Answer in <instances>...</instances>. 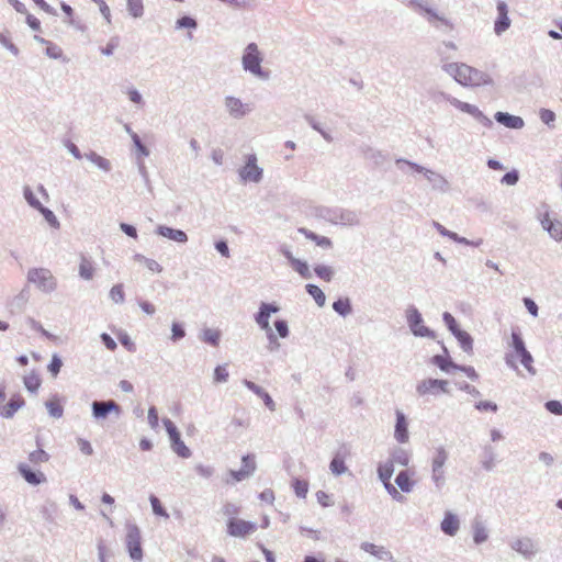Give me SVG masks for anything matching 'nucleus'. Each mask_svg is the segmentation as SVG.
I'll return each mask as SVG.
<instances>
[{
    "label": "nucleus",
    "instance_id": "1",
    "mask_svg": "<svg viewBox=\"0 0 562 562\" xmlns=\"http://www.w3.org/2000/svg\"><path fill=\"white\" fill-rule=\"evenodd\" d=\"M445 70L462 86H479L482 82L481 72L465 64H449Z\"/></svg>",
    "mask_w": 562,
    "mask_h": 562
},
{
    "label": "nucleus",
    "instance_id": "2",
    "mask_svg": "<svg viewBox=\"0 0 562 562\" xmlns=\"http://www.w3.org/2000/svg\"><path fill=\"white\" fill-rule=\"evenodd\" d=\"M125 547L130 558L134 562H140L143 560L144 550L142 546V532L137 526H127L125 536Z\"/></svg>",
    "mask_w": 562,
    "mask_h": 562
},
{
    "label": "nucleus",
    "instance_id": "3",
    "mask_svg": "<svg viewBox=\"0 0 562 562\" xmlns=\"http://www.w3.org/2000/svg\"><path fill=\"white\" fill-rule=\"evenodd\" d=\"M27 281L43 292H50L56 288V280L46 268H32L27 272Z\"/></svg>",
    "mask_w": 562,
    "mask_h": 562
},
{
    "label": "nucleus",
    "instance_id": "4",
    "mask_svg": "<svg viewBox=\"0 0 562 562\" xmlns=\"http://www.w3.org/2000/svg\"><path fill=\"white\" fill-rule=\"evenodd\" d=\"M416 392L419 396H438L449 393L448 380L424 379L416 385Z\"/></svg>",
    "mask_w": 562,
    "mask_h": 562
},
{
    "label": "nucleus",
    "instance_id": "5",
    "mask_svg": "<svg viewBox=\"0 0 562 562\" xmlns=\"http://www.w3.org/2000/svg\"><path fill=\"white\" fill-rule=\"evenodd\" d=\"M257 530V525L255 522L232 517L227 521V532L232 537L236 538H246L252 535Z\"/></svg>",
    "mask_w": 562,
    "mask_h": 562
},
{
    "label": "nucleus",
    "instance_id": "6",
    "mask_svg": "<svg viewBox=\"0 0 562 562\" xmlns=\"http://www.w3.org/2000/svg\"><path fill=\"white\" fill-rule=\"evenodd\" d=\"M262 57L258 50V46L255 43H250L245 50L243 56V66L246 70L254 75L260 76Z\"/></svg>",
    "mask_w": 562,
    "mask_h": 562
},
{
    "label": "nucleus",
    "instance_id": "7",
    "mask_svg": "<svg viewBox=\"0 0 562 562\" xmlns=\"http://www.w3.org/2000/svg\"><path fill=\"white\" fill-rule=\"evenodd\" d=\"M279 311V307L273 304L262 303L260 306V311L258 315L256 316V322L260 326L261 329H263L270 340H274L276 336L272 331V328L269 324V317L271 313H277Z\"/></svg>",
    "mask_w": 562,
    "mask_h": 562
},
{
    "label": "nucleus",
    "instance_id": "8",
    "mask_svg": "<svg viewBox=\"0 0 562 562\" xmlns=\"http://www.w3.org/2000/svg\"><path fill=\"white\" fill-rule=\"evenodd\" d=\"M243 465L239 470H231L229 476L234 482H240L254 474L256 470V458L254 454H246L241 458Z\"/></svg>",
    "mask_w": 562,
    "mask_h": 562
},
{
    "label": "nucleus",
    "instance_id": "9",
    "mask_svg": "<svg viewBox=\"0 0 562 562\" xmlns=\"http://www.w3.org/2000/svg\"><path fill=\"white\" fill-rule=\"evenodd\" d=\"M394 472V464L392 461H387L383 464H380L378 468L379 477L384 484V487L386 491L392 495L393 498L400 499L402 498L398 491L395 488V486L391 483V477Z\"/></svg>",
    "mask_w": 562,
    "mask_h": 562
},
{
    "label": "nucleus",
    "instance_id": "10",
    "mask_svg": "<svg viewBox=\"0 0 562 562\" xmlns=\"http://www.w3.org/2000/svg\"><path fill=\"white\" fill-rule=\"evenodd\" d=\"M407 321L414 335L416 336H432V333L423 324V318L417 310H409L407 313Z\"/></svg>",
    "mask_w": 562,
    "mask_h": 562
},
{
    "label": "nucleus",
    "instance_id": "11",
    "mask_svg": "<svg viewBox=\"0 0 562 562\" xmlns=\"http://www.w3.org/2000/svg\"><path fill=\"white\" fill-rule=\"evenodd\" d=\"M261 169L257 166V159L255 156H249L246 165L240 170L239 175L245 181L257 182L261 178Z\"/></svg>",
    "mask_w": 562,
    "mask_h": 562
},
{
    "label": "nucleus",
    "instance_id": "12",
    "mask_svg": "<svg viewBox=\"0 0 562 562\" xmlns=\"http://www.w3.org/2000/svg\"><path fill=\"white\" fill-rule=\"evenodd\" d=\"M225 106L229 114L236 119L245 116L250 111L249 104L241 102L240 99L235 97H226Z\"/></svg>",
    "mask_w": 562,
    "mask_h": 562
},
{
    "label": "nucleus",
    "instance_id": "13",
    "mask_svg": "<svg viewBox=\"0 0 562 562\" xmlns=\"http://www.w3.org/2000/svg\"><path fill=\"white\" fill-rule=\"evenodd\" d=\"M24 404L25 401L21 394H13L7 404L0 405V416L11 418Z\"/></svg>",
    "mask_w": 562,
    "mask_h": 562
},
{
    "label": "nucleus",
    "instance_id": "14",
    "mask_svg": "<svg viewBox=\"0 0 562 562\" xmlns=\"http://www.w3.org/2000/svg\"><path fill=\"white\" fill-rule=\"evenodd\" d=\"M512 340L514 351L507 356V362L510 366L516 367V361H519L521 358H524V353H528V351L525 348V344L519 334L513 333Z\"/></svg>",
    "mask_w": 562,
    "mask_h": 562
},
{
    "label": "nucleus",
    "instance_id": "15",
    "mask_svg": "<svg viewBox=\"0 0 562 562\" xmlns=\"http://www.w3.org/2000/svg\"><path fill=\"white\" fill-rule=\"evenodd\" d=\"M541 225L550 234L552 238H554L555 240L562 239V223L558 220L552 218L549 213H546L542 216Z\"/></svg>",
    "mask_w": 562,
    "mask_h": 562
},
{
    "label": "nucleus",
    "instance_id": "16",
    "mask_svg": "<svg viewBox=\"0 0 562 562\" xmlns=\"http://www.w3.org/2000/svg\"><path fill=\"white\" fill-rule=\"evenodd\" d=\"M92 412L95 418H106L111 412L119 413L120 407L113 401L108 402H93Z\"/></svg>",
    "mask_w": 562,
    "mask_h": 562
},
{
    "label": "nucleus",
    "instance_id": "17",
    "mask_svg": "<svg viewBox=\"0 0 562 562\" xmlns=\"http://www.w3.org/2000/svg\"><path fill=\"white\" fill-rule=\"evenodd\" d=\"M497 12H498V18L495 21L494 30L497 34H502L510 25V20L508 18V9H507V5L505 2L501 1L497 3Z\"/></svg>",
    "mask_w": 562,
    "mask_h": 562
},
{
    "label": "nucleus",
    "instance_id": "18",
    "mask_svg": "<svg viewBox=\"0 0 562 562\" xmlns=\"http://www.w3.org/2000/svg\"><path fill=\"white\" fill-rule=\"evenodd\" d=\"M395 438L398 442H406L408 440V424L404 414L400 411L396 412Z\"/></svg>",
    "mask_w": 562,
    "mask_h": 562
},
{
    "label": "nucleus",
    "instance_id": "19",
    "mask_svg": "<svg viewBox=\"0 0 562 562\" xmlns=\"http://www.w3.org/2000/svg\"><path fill=\"white\" fill-rule=\"evenodd\" d=\"M19 472L21 473V475L24 477V480L27 483L33 484V485L41 484V483L45 482V480H46L44 473L34 472L30 469V467L27 464H24V463H21L19 465Z\"/></svg>",
    "mask_w": 562,
    "mask_h": 562
},
{
    "label": "nucleus",
    "instance_id": "20",
    "mask_svg": "<svg viewBox=\"0 0 562 562\" xmlns=\"http://www.w3.org/2000/svg\"><path fill=\"white\" fill-rule=\"evenodd\" d=\"M460 527L459 519L452 513H446L441 521V530L448 536H454Z\"/></svg>",
    "mask_w": 562,
    "mask_h": 562
},
{
    "label": "nucleus",
    "instance_id": "21",
    "mask_svg": "<svg viewBox=\"0 0 562 562\" xmlns=\"http://www.w3.org/2000/svg\"><path fill=\"white\" fill-rule=\"evenodd\" d=\"M495 119L498 123H502L510 128H521L524 126V121L521 117L509 115L508 113L497 112L495 114Z\"/></svg>",
    "mask_w": 562,
    "mask_h": 562
},
{
    "label": "nucleus",
    "instance_id": "22",
    "mask_svg": "<svg viewBox=\"0 0 562 562\" xmlns=\"http://www.w3.org/2000/svg\"><path fill=\"white\" fill-rule=\"evenodd\" d=\"M244 384L250 390L252 391L255 394H257L259 397L262 398V401L265 402L266 406L270 409V411H274L276 408V405H274V402L273 400L271 398V396L265 391L262 390L260 386H258L257 384H255L254 382L251 381H248V380H245L244 381Z\"/></svg>",
    "mask_w": 562,
    "mask_h": 562
},
{
    "label": "nucleus",
    "instance_id": "23",
    "mask_svg": "<svg viewBox=\"0 0 562 562\" xmlns=\"http://www.w3.org/2000/svg\"><path fill=\"white\" fill-rule=\"evenodd\" d=\"M134 261L145 268L150 273H159L162 271V267L154 259L147 258L143 255H135Z\"/></svg>",
    "mask_w": 562,
    "mask_h": 562
},
{
    "label": "nucleus",
    "instance_id": "24",
    "mask_svg": "<svg viewBox=\"0 0 562 562\" xmlns=\"http://www.w3.org/2000/svg\"><path fill=\"white\" fill-rule=\"evenodd\" d=\"M159 235L172 239L178 243H186L188 237L187 234L180 229H173L167 226L158 227Z\"/></svg>",
    "mask_w": 562,
    "mask_h": 562
},
{
    "label": "nucleus",
    "instance_id": "25",
    "mask_svg": "<svg viewBox=\"0 0 562 562\" xmlns=\"http://www.w3.org/2000/svg\"><path fill=\"white\" fill-rule=\"evenodd\" d=\"M431 362L443 372H449L451 369L456 370V368H459V366L453 363L447 355H436L432 357Z\"/></svg>",
    "mask_w": 562,
    "mask_h": 562
},
{
    "label": "nucleus",
    "instance_id": "26",
    "mask_svg": "<svg viewBox=\"0 0 562 562\" xmlns=\"http://www.w3.org/2000/svg\"><path fill=\"white\" fill-rule=\"evenodd\" d=\"M93 274L94 267L92 261L82 256L79 263V276L85 280H91Z\"/></svg>",
    "mask_w": 562,
    "mask_h": 562
},
{
    "label": "nucleus",
    "instance_id": "27",
    "mask_svg": "<svg viewBox=\"0 0 562 562\" xmlns=\"http://www.w3.org/2000/svg\"><path fill=\"white\" fill-rule=\"evenodd\" d=\"M456 338L458 339L461 348L468 352L471 353L473 349V339L470 336L469 333L465 330L459 329L457 333L453 334Z\"/></svg>",
    "mask_w": 562,
    "mask_h": 562
},
{
    "label": "nucleus",
    "instance_id": "28",
    "mask_svg": "<svg viewBox=\"0 0 562 562\" xmlns=\"http://www.w3.org/2000/svg\"><path fill=\"white\" fill-rule=\"evenodd\" d=\"M395 482L403 492L408 493L413 490L414 481L407 471H401L397 474Z\"/></svg>",
    "mask_w": 562,
    "mask_h": 562
},
{
    "label": "nucleus",
    "instance_id": "29",
    "mask_svg": "<svg viewBox=\"0 0 562 562\" xmlns=\"http://www.w3.org/2000/svg\"><path fill=\"white\" fill-rule=\"evenodd\" d=\"M286 257L290 260V263H291L292 268L296 272H299L303 278H310L311 277L310 268H308L306 262L293 258L291 256V254H286Z\"/></svg>",
    "mask_w": 562,
    "mask_h": 562
},
{
    "label": "nucleus",
    "instance_id": "30",
    "mask_svg": "<svg viewBox=\"0 0 562 562\" xmlns=\"http://www.w3.org/2000/svg\"><path fill=\"white\" fill-rule=\"evenodd\" d=\"M301 234H303L306 238L315 241L318 246L321 247H330L331 246V241L329 238L325 237V236H318L316 235L315 233L306 229V228H300L299 229Z\"/></svg>",
    "mask_w": 562,
    "mask_h": 562
},
{
    "label": "nucleus",
    "instance_id": "31",
    "mask_svg": "<svg viewBox=\"0 0 562 562\" xmlns=\"http://www.w3.org/2000/svg\"><path fill=\"white\" fill-rule=\"evenodd\" d=\"M450 103L457 108L458 110L462 111V112H465V113H469L473 116H480L481 115V112L480 110L475 106V105H472L470 103H467V102H462L458 99H452L450 101Z\"/></svg>",
    "mask_w": 562,
    "mask_h": 562
},
{
    "label": "nucleus",
    "instance_id": "32",
    "mask_svg": "<svg viewBox=\"0 0 562 562\" xmlns=\"http://www.w3.org/2000/svg\"><path fill=\"white\" fill-rule=\"evenodd\" d=\"M41 384L42 380L35 372H31L24 376V385L32 393H35L40 389Z\"/></svg>",
    "mask_w": 562,
    "mask_h": 562
},
{
    "label": "nucleus",
    "instance_id": "33",
    "mask_svg": "<svg viewBox=\"0 0 562 562\" xmlns=\"http://www.w3.org/2000/svg\"><path fill=\"white\" fill-rule=\"evenodd\" d=\"M306 291L311 296H313V299L315 300V302L318 306L325 305L326 296H325L324 292L317 285L307 284Z\"/></svg>",
    "mask_w": 562,
    "mask_h": 562
},
{
    "label": "nucleus",
    "instance_id": "34",
    "mask_svg": "<svg viewBox=\"0 0 562 562\" xmlns=\"http://www.w3.org/2000/svg\"><path fill=\"white\" fill-rule=\"evenodd\" d=\"M127 10L134 18H139L144 13L143 0H127Z\"/></svg>",
    "mask_w": 562,
    "mask_h": 562
},
{
    "label": "nucleus",
    "instance_id": "35",
    "mask_svg": "<svg viewBox=\"0 0 562 562\" xmlns=\"http://www.w3.org/2000/svg\"><path fill=\"white\" fill-rule=\"evenodd\" d=\"M292 487L296 496L304 498L308 492V482L301 479H295L292 482Z\"/></svg>",
    "mask_w": 562,
    "mask_h": 562
},
{
    "label": "nucleus",
    "instance_id": "36",
    "mask_svg": "<svg viewBox=\"0 0 562 562\" xmlns=\"http://www.w3.org/2000/svg\"><path fill=\"white\" fill-rule=\"evenodd\" d=\"M361 549L372 555H375L378 558H382L383 555L387 554V551L383 547L375 546L370 542H363L361 544Z\"/></svg>",
    "mask_w": 562,
    "mask_h": 562
},
{
    "label": "nucleus",
    "instance_id": "37",
    "mask_svg": "<svg viewBox=\"0 0 562 562\" xmlns=\"http://www.w3.org/2000/svg\"><path fill=\"white\" fill-rule=\"evenodd\" d=\"M333 308L342 316L351 312V305L348 299H339L338 301L334 302Z\"/></svg>",
    "mask_w": 562,
    "mask_h": 562
},
{
    "label": "nucleus",
    "instance_id": "38",
    "mask_svg": "<svg viewBox=\"0 0 562 562\" xmlns=\"http://www.w3.org/2000/svg\"><path fill=\"white\" fill-rule=\"evenodd\" d=\"M29 460L33 464H41L47 462L49 456L43 449H37L29 454Z\"/></svg>",
    "mask_w": 562,
    "mask_h": 562
},
{
    "label": "nucleus",
    "instance_id": "39",
    "mask_svg": "<svg viewBox=\"0 0 562 562\" xmlns=\"http://www.w3.org/2000/svg\"><path fill=\"white\" fill-rule=\"evenodd\" d=\"M330 471L335 474V475H340L342 474L344 472H346L347 468L345 465V460L339 457V456H336L331 462H330Z\"/></svg>",
    "mask_w": 562,
    "mask_h": 562
},
{
    "label": "nucleus",
    "instance_id": "40",
    "mask_svg": "<svg viewBox=\"0 0 562 562\" xmlns=\"http://www.w3.org/2000/svg\"><path fill=\"white\" fill-rule=\"evenodd\" d=\"M448 459V453L443 448L437 449L434 458L431 468H443Z\"/></svg>",
    "mask_w": 562,
    "mask_h": 562
},
{
    "label": "nucleus",
    "instance_id": "41",
    "mask_svg": "<svg viewBox=\"0 0 562 562\" xmlns=\"http://www.w3.org/2000/svg\"><path fill=\"white\" fill-rule=\"evenodd\" d=\"M164 425L166 427V430L169 435L171 445L176 441H179L181 439L180 432L178 431L176 425L170 419H165Z\"/></svg>",
    "mask_w": 562,
    "mask_h": 562
},
{
    "label": "nucleus",
    "instance_id": "42",
    "mask_svg": "<svg viewBox=\"0 0 562 562\" xmlns=\"http://www.w3.org/2000/svg\"><path fill=\"white\" fill-rule=\"evenodd\" d=\"M46 407L50 414V416L55 418H59L63 415V406L58 400H50L46 403Z\"/></svg>",
    "mask_w": 562,
    "mask_h": 562
},
{
    "label": "nucleus",
    "instance_id": "43",
    "mask_svg": "<svg viewBox=\"0 0 562 562\" xmlns=\"http://www.w3.org/2000/svg\"><path fill=\"white\" fill-rule=\"evenodd\" d=\"M314 271L319 279H322L326 282H329L334 274L333 269L327 266H316L314 268Z\"/></svg>",
    "mask_w": 562,
    "mask_h": 562
},
{
    "label": "nucleus",
    "instance_id": "44",
    "mask_svg": "<svg viewBox=\"0 0 562 562\" xmlns=\"http://www.w3.org/2000/svg\"><path fill=\"white\" fill-rule=\"evenodd\" d=\"M89 159H90V160H91L95 166H98L99 168H101V169H102V170H104V171H109V170L111 169V162H110L106 158H104V157H102V156H99V155H97V154H94V153H93V154H91V155L89 156Z\"/></svg>",
    "mask_w": 562,
    "mask_h": 562
},
{
    "label": "nucleus",
    "instance_id": "45",
    "mask_svg": "<svg viewBox=\"0 0 562 562\" xmlns=\"http://www.w3.org/2000/svg\"><path fill=\"white\" fill-rule=\"evenodd\" d=\"M172 450L181 458H189L191 456L190 449L180 439L171 445Z\"/></svg>",
    "mask_w": 562,
    "mask_h": 562
},
{
    "label": "nucleus",
    "instance_id": "46",
    "mask_svg": "<svg viewBox=\"0 0 562 562\" xmlns=\"http://www.w3.org/2000/svg\"><path fill=\"white\" fill-rule=\"evenodd\" d=\"M110 297L115 303H122L125 297L124 289L122 284H115L110 291Z\"/></svg>",
    "mask_w": 562,
    "mask_h": 562
},
{
    "label": "nucleus",
    "instance_id": "47",
    "mask_svg": "<svg viewBox=\"0 0 562 562\" xmlns=\"http://www.w3.org/2000/svg\"><path fill=\"white\" fill-rule=\"evenodd\" d=\"M203 340L213 346H217L220 340V331L215 329H206L203 331Z\"/></svg>",
    "mask_w": 562,
    "mask_h": 562
},
{
    "label": "nucleus",
    "instance_id": "48",
    "mask_svg": "<svg viewBox=\"0 0 562 562\" xmlns=\"http://www.w3.org/2000/svg\"><path fill=\"white\" fill-rule=\"evenodd\" d=\"M150 504H151V507H153V512L157 516H161V517H165V518L169 517V515L167 514L166 509L161 505L160 501L156 496H154V495L150 496Z\"/></svg>",
    "mask_w": 562,
    "mask_h": 562
},
{
    "label": "nucleus",
    "instance_id": "49",
    "mask_svg": "<svg viewBox=\"0 0 562 562\" xmlns=\"http://www.w3.org/2000/svg\"><path fill=\"white\" fill-rule=\"evenodd\" d=\"M38 211L43 214V216L45 217V220H46V221H47V222H48L53 227H58V226H59V222H58L57 217L55 216V214H54L50 210H48V209H46V207H44V206H41V207L38 209Z\"/></svg>",
    "mask_w": 562,
    "mask_h": 562
},
{
    "label": "nucleus",
    "instance_id": "50",
    "mask_svg": "<svg viewBox=\"0 0 562 562\" xmlns=\"http://www.w3.org/2000/svg\"><path fill=\"white\" fill-rule=\"evenodd\" d=\"M274 327L280 338H285L289 335L288 323L283 319L276 321Z\"/></svg>",
    "mask_w": 562,
    "mask_h": 562
},
{
    "label": "nucleus",
    "instance_id": "51",
    "mask_svg": "<svg viewBox=\"0 0 562 562\" xmlns=\"http://www.w3.org/2000/svg\"><path fill=\"white\" fill-rule=\"evenodd\" d=\"M77 443H78V448H79V450H80L83 454H86V456H91V454L93 453V448H92L91 443H90L88 440H86V439H83V438H79V439L77 440Z\"/></svg>",
    "mask_w": 562,
    "mask_h": 562
},
{
    "label": "nucleus",
    "instance_id": "52",
    "mask_svg": "<svg viewBox=\"0 0 562 562\" xmlns=\"http://www.w3.org/2000/svg\"><path fill=\"white\" fill-rule=\"evenodd\" d=\"M228 379V372L224 366H218L214 370V380L216 382H225Z\"/></svg>",
    "mask_w": 562,
    "mask_h": 562
},
{
    "label": "nucleus",
    "instance_id": "53",
    "mask_svg": "<svg viewBox=\"0 0 562 562\" xmlns=\"http://www.w3.org/2000/svg\"><path fill=\"white\" fill-rule=\"evenodd\" d=\"M61 366V360L57 356H53L52 361L48 364V370L54 376H56L59 373Z\"/></svg>",
    "mask_w": 562,
    "mask_h": 562
},
{
    "label": "nucleus",
    "instance_id": "54",
    "mask_svg": "<svg viewBox=\"0 0 562 562\" xmlns=\"http://www.w3.org/2000/svg\"><path fill=\"white\" fill-rule=\"evenodd\" d=\"M519 362L521 363V366L531 374L535 373V369L532 367V363H533V359L531 357V355L528 352V353H524V358H521L519 360Z\"/></svg>",
    "mask_w": 562,
    "mask_h": 562
},
{
    "label": "nucleus",
    "instance_id": "55",
    "mask_svg": "<svg viewBox=\"0 0 562 562\" xmlns=\"http://www.w3.org/2000/svg\"><path fill=\"white\" fill-rule=\"evenodd\" d=\"M475 408L481 412H487V411L496 412L497 405L493 402L481 401V402L476 403Z\"/></svg>",
    "mask_w": 562,
    "mask_h": 562
},
{
    "label": "nucleus",
    "instance_id": "56",
    "mask_svg": "<svg viewBox=\"0 0 562 562\" xmlns=\"http://www.w3.org/2000/svg\"><path fill=\"white\" fill-rule=\"evenodd\" d=\"M443 321L452 334L457 333L460 329L454 317L450 313L443 314Z\"/></svg>",
    "mask_w": 562,
    "mask_h": 562
},
{
    "label": "nucleus",
    "instance_id": "57",
    "mask_svg": "<svg viewBox=\"0 0 562 562\" xmlns=\"http://www.w3.org/2000/svg\"><path fill=\"white\" fill-rule=\"evenodd\" d=\"M432 480L435 481L437 486H440L445 482V471L443 468H432Z\"/></svg>",
    "mask_w": 562,
    "mask_h": 562
},
{
    "label": "nucleus",
    "instance_id": "58",
    "mask_svg": "<svg viewBox=\"0 0 562 562\" xmlns=\"http://www.w3.org/2000/svg\"><path fill=\"white\" fill-rule=\"evenodd\" d=\"M546 408L552 414L562 415V404L559 401L547 402Z\"/></svg>",
    "mask_w": 562,
    "mask_h": 562
},
{
    "label": "nucleus",
    "instance_id": "59",
    "mask_svg": "<svg viewBox=\"0 0 562 562\" xmlns=\"http://www.w3.org/2000/svg\"><path fill=\"white\" fill-rule=\"evenodd\" d=\"M517 181H518L517 171L507 172L502 179V183H505L507 186H514L517 183Z\"/></svg>",
    "mask_w": 562,
    "mask_h": 562
},
{
    "label": "nucleus",
    "instance_id": "60",
    "mask_svg": "<svg viewBox=\"0 0 562 562\" xmlns=\"http://www.w3.org/2000/svg\"><path fill=\"white\" fill-rule=\"evenodd\" d=\"M147 418H148V423H149V425H150V427H151V428H157V427H158V420H159V418H158V413H157V411H156V408H155V407H150V408L148 409V416H147Z\"/></svg>",
    "mask_w": 562,
    "mask_h": 562
},
{
    "label": "nucleus",
    "instance_id": "61",
    "mask_svg": "<svg viewBox=\"0 0 562 562\" xmlns=\"http://www.w3.org/2000/svg\"><path fill=\"white\" fill-rule=\"evenodd\" d=\"M473 539L476 543H481L487 539V533L483 527H476L474 530Z\"/></svg>",
    "mask_w": 562,
    "mask_h": 562
},
{
    "label": "nucleus",
    "instance_id": "62",
    "mask_svg": "<svg viewBox=\"0 0 562 562\" xmlns=\"http://www.w3.org/2000/svg\"><path fill=\"white\" fill-rule=\"evenodd\" d=\"M177 24L179 27H188V29H193L196 26L195 21L189 16H183V18L179 19Z\"/></svg>",
    "mask_w": 562,
    "mask_h": 562
},
{
    "label": "nucleus",
    "instance_id": "63",
    "mask_svg": "<svg viewBox=\"0 0 562 562\" xmlns=\"http://www.w3.org/2000/svg\"><path fill=\"white\" fill-rule=\"evenodd\" d=\"M524 304L526 306V308L528 310V312L532 315V316H537L538 315V306L537 304L529 297H525L524 299Z\"/></svg>",
    "mask_w": 562,
    "mask_h": 562
},
{
    "label": "nucleus",
    "instance_id": "64",
    "mask_svg": "<svg viewBox=\"0 0 562 562\" xmlns=\"http://www.w3.org/2000/svg\"><path fill=\"white\" fill-rule=\"evenodd\" d=\"M26 23L34 31H40L41 30V22H40V20L36 16L32 15V14H27Z\"/></svg>",
    "mask_w": 562,
    "mask_h": 562
}]
</instances>
